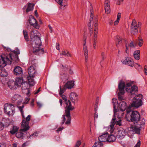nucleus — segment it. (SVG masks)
I'll use <instances>...</instances> for the list:
<instances>
[{"instance_id": "37", "label": "nucleus", "mask_w": 147, "mask_h": 147, "mask_svg": "<svg viewBox=\"0 0 147 147\" xmlns=\"http://www.w3.org/2000/svg\"><path fill=\"white\" fill-rule=\"evenodd\" d=\"M34 6V5L33 4L29 3L26 9V12H28L32 10L33 9Z\"/></svg>"}, {"instance_id": "51", "label": "nucleus", "mask_w": 147, "mask_h": 147, "mask_svg": "<svg viewBox=\"0 0 147 147\" xmlns=\"http://www.w3.org/2000/svg\"><path fill=\"white\" fill-rule=\"evenodd\" d=\"M60 95L61 96L63 100H64L65 103V102H66L67 101H68L67 99L66 96L64 94H62L61 95Z\"/></svg>"}, {"instance_id": "39", "label": "nucleus", "mask_w": 147, "mask_h": 147, "mask_svg": "<svg viewBox=\"0 0 147 147\" xmlns=\"http://www.w3.org/2000/svg\"><path fill=\"white\" fill-rule=\"evenodd\" d=\"M23 33L25 40L26 41H28L29 40V38L28 36L27 32L26 30H23Z\"/></svg>"}, {"instance_id": "12", "label": "nucleus", "mask_w": 147, "mask_h": 147, "mask_svg": "<svg viewBox=\"0 0 147 147\" xmlns=\"http://www.w3.org/2000/svg\"><path fill=\"white\" fill-rule=\"evenodd\" d=\"M20 53L19 50H18L14 52H11L8 55V56L11 61L17 62L18 61V55Z\"/></svg>"}, {"instance_id": "4", "label": "nucleus", "mask_w": 147, "mask_h": 147, "mask_svg": "<svg viewBox=\"0 0 147 147\" xmlns=\"http://www.w3.org/2000/svg\"><path fill=\"white\" fill-rule=\"evenodd\" d=\"M143 98V96L141 94H139L134 98L133 99L132 103L131 105V108L132 107H138L141 106L142 104V99Z\"/></svg>"}, {"instance_id": "29", "label": "nucleus", "mask_w": 147, "mask_h": 147, "mask_svg": "<svg viewBox=\"0 0 147 147\" xmlns=\"http://www.w3.org/2000/svg\"><path fill=\"white\" fill-rule=\"evenodd\" d=\"M118 105L120 109L122 111H125L127 107L126 103L125 101L121 102Z\"/></svg>"}, {"instance_id": "1", "label": "nucleus", "mask_w": 147, "mask_h": 147, "mask_svg": "<svg viewBox=\"0 0 147 147\" xmlns=\"http://www.w3.org/2000/svg\"><path fill=\"white\" fill-rule=\"evenodd\" d=\"M30 43L32 47V52L36 55L42 54L44 53V50L41 48V42L40 38V34L37 30L32 31L31 32Z\"/></svg>"}, {"instance_id": "60", "label": "nucleus", "mask_w": 147, "mask_h": 147, "mask_svg": "<svg viewBox=\"0 0 147 147\" xmlns=\"http://www.w3.org/2000/svg\"><path fill=\"white\" fill-rule=\"evenodd\" d=\"M123 0H117V1L116 4L118 5H120L121 4V3L122 2H123Z\"/></svg>"}, {"instance_id": "31", "label": "nucleus", "mask_w": 147, "mask_h": 147, "mask_svg": "<svg viewBox=\"0 0 147 147\" xmlns=\"http://www.w3.org/2000/svg\"><path fill=\"white\" fill-rule=\"evenodd\" d=\"M74 85V81H69L65 84V86L66 87V88L70 89L73 87Z\"/></svg>"}, {"instance_id": "44", "label": "nucleus", "mask_w": 147, "mask_h": 147, "mask_svg": "<svg viewBox=\"0 0 147 147\" xmlns=\"http://www.w3.org/2000/svg\"><path fill=\"white\" fill-rule=\"evenodd\" d=\"M1 75L2 76H5L7 75V73L5 69H3L1 71Z\"/></svg>"}, {"instance_id": "16", "label": "nucleus", "mask_w": 147, "mask_h": 147, "mask_svg": "<svg viewBox=\"0 0 147 147\" xmlns=\"http://www.w3.org/2000/svg\"><path fill=\"white\" fill-rule=\"evenodd\" d=\"M22 89L23 92H27L26 93L27 96H29L30 95V90L28 88L29 84L28 83L25 82H24L22 85Z\"/></svg>"}, {"instance_id": "50", "label": "nucleus", "mask_w": 147, "mask_h": 147, "mask_svg": "<svg viewBox=\"0 0 147 147\" xmlns=\"http://www.w3.org/2000/svg\"><path fill=\"white\" fill-rule=\"evenodd\" d=\"M143 40L142 39H140L138 41V44L139 46L141 47L142 46L143 43Z\"/></svg>"}, {"instance_id": "20", "label": "nucleus", "mask_w": 147, "mask_h": 147, "mask_svg": "<svg viewBox=\"0 0 147 147\" xmlns=\"http://www.w3.org/2000/svg\"><path fill=\"white\" fill-rule=\"evenodd\" d=\"M138 91V87L135 85H134L129 89L127 88V92L131 95H135L137 94Z\"/></svg>"}, {"instance_id": "58", "label": "nucleus", "mask_w": 147, "mask_h": 147, "mask_svg": "<svg viewBox=\"0 0 147 147\" xmlns=\"http://www.w3.org/2000/svg\"><path fill=\"white\" fill-rule=\"evenodd\" d=\"M4 128V125L2 123L0 122V131L3 129Z\"/></svg>"}, {"instance_id": "49", "label": "nucleus", "mask_w": 147, "mask_h": 147, "mask_svg": "<svg viewBox=\"0 0 147 147\" xmlns=\"http://www.w3.org/2000/svg\"><path fill=\"white\" fill-rule=\"evenodd\" d=\"M81 142L80 140H79L76 142L74 147H79L81 144Z\"/></svg>"}, {"instance_id": "25", "label": "nucleus", "mask_w": 147, "mask_h": 147, "mask_svg": "<svg viewBox=\"0 0 147 147\" xmlns=\"http://www.w3.org/2000/svg\"><path fill=\"white\" fill-rule=\"evenodd\" d=\"M123 64L127 65L131 67L134 66V62L131 59L127 57L122 62Z\"/></svg>"}, {"instance_id": "41", "label": "nucleus", "mask_w": 147, "mask_h": 147, "mask_svg": "<svg viewBox=\"0 0 147 147\" xmlns=\"http://www.w3.org/2000/svg\"><path fill=\"white\" fill-rule=\"evenodd\" d=\"M60 90L59 91V94L60 95H61L66 90V87L65 86V85L63 86V88H62L61 86H60Z\"/></svg>"}, {"instance_id": "11", "label": "nucleus", "mask_w": 147, "mask_h": 147, "mask_svg": "<svg viewBox=\"0 0 147 147\" xmlns=\"http://www.w3.org/2000/svg\"><path fill=\"white\" fill-rule=\"evenodd\" d=\"M92 5L91 4L90 5V6ZM92 8L90 9V18L89 20V22L88 24V29L89 31V34L90 35L92 36L93 34V25L92 26H91V23L93 21V8L92 7V6H91ZM97 19L96 18H95L94 19V23L93 24L95 23V19ZM94 25V24H93Z\"/></svg>"}, {"instance_id": "45", "label": "nucleus", "mask_w": 147, "mask_h": 147, "mask_svg": "<svg viewBox=\"0 0 147 147\" xmlns=\"http://www.w3.org/2000/svg\"><path fill=\"white\" fill-rule=\"evenodd\" d=\"M87 35H86L85 34H84L83 36V41L84 42V43L83 44V47H87L86 45V40L87 39Z\"/></svg>"}, {"instance_id": "62", "label": "nucleus", "mask_w": 147, "mask_h": 147, "mask_svg": "<svg viewBox=\"0 0 147 147\" xmlns=\"http://www.w3.org/2000/svg\"><path fill=\"white\" fill-rule=\"evenodd\" d=\"M40 87L36 91L34 92V94H36L38 93L40 91Z\"/></svg>"}, {"instance_id": "7", "label": "nucleus", "mask_w": 147, "mask_h": 147, "mask_svg": "<svg viewBox=\"0 0 147 147\" xmlns=\"http://www.w3.org/2000/svg\"><path fill=\"white\" fill-rule=\"evenodd\" d=\"M11 60L8 55H0V67H4L7 64H11Z\"/></svg>"}, {"instance_id": "35", "label": "nucleus", "mask_w": 147, "mask_h": 147, "mask_svg": "<svg viewBox=\"0 0 147 147\" xmlns=\"http://www.w3.org/2000/svg\"><path fill=\"white\" fill-rule=\"evenodd\" d=\"M19 128V127L16 126H13L12 127V130L10 131V133L12 134H13L18 131Z\"/></svg>"}, {"instance_id": "9", "label": "nucleus", "mask_w": 147, "mask_h": 147, "mask_svg": "<svg viewBox=\"0 0 147 147\" xmlns=\"http://www.w3.org/2000/svg\"><path fill=\"white\" fill-rule=\"evenodd\" d=\"M95 23L93 25L94 26V33L93 36L92 38L93 40V45L94 49H96V40L97 39L98 31L97 30L98 28V25L97 24L98 20L97 19H95Z\"/></svg>"}, {"instance_id": "8", "label": "nucleus", "mask_w": 147, "mask_h": 147, "mask_svg": "<svg viewBox=\"0 0 147 147\" xmlns=\"http://www.w3.org/2000/svg\"><path fill=\"white\" fill-rule=\"evenodd\" d=\"M125 86V82L122 80H121L118 85V88L119 92L118 93V97L119 100L120 101H121L123 100L122 95L124 93V89Z\"/></svg>"}, {"instance_id": "43", "label": "nucleus", "mask_w": 147, "mask_h": 147, "mask_svg": "<svg viewBox=\"0 0 147 147\" xmlns=\"http://www.w3.org/2000/svg\"><path fill=\"white\" fill-rule=\"evenodd\" d=\"M61 55H63L66 56L71 57V55L69 53V51H67L66 52L65 51H63Z\"/></svg>"}, {"instance_id": "30", "label": "nucleus", "mask_w": 147, "mask_h": 147, "mask_svg": "<svg viewBox=\"0 0 147 147\" xmlns=\"http://www.w3.org/2000/svg\"><path fill=\"white\" fill-rule=\"evenodd\" d=\"M28 72L29 76L30 77H34V74L36 72V71L33 66H30L28 68Z\"/></svg>"}, {"instance_id": "52", "label": "nucleus", "mask_w": 147, "mask_h": 147, "mask_svg": "<svg viewBox=\"0 0 147 147\" xmlns=\"http://www.w3.org/2000/svg\"><path fill=\"white\" fill-rule=\"evenodd\" d=\"M38 134L37 132H35L33 134L31 135L30 137L29 138H31L32 137H36L38 136Z\"/></svg>"}, {"instance_id": "32", "label": "nucleus", "mask_w": 147, "mask_h": 147, "mask_svg": "<svg viewBox=\"0 0 147 147\" xmlns=\"http://www.w3.org/2000/svg\"><path fill=\"white\" fill-rule=\"evenodd\" d=\"M22 128L20 130V131L16 133V137L19 138H23L24 134L22 132H25L26 131H24L22 130Z\"/></svg>"}, {"instance_id": "18", "label": "nucleus", "mask_w": 147, "mask_h": 147, "mask_svg": "<svg viewBox=\"0 0 147 147\" xmlns=\"http://www.w3.org/2000/svg\"><path fill=\"white\" fill-rule=\"evenodd\" d=\"M115 104L113 105V111L114 113V115H116L117 117L119 118L121 117L123 114V111L121 110L117 109H116V106Z\"/></svg>"}, {"instance_id": "22", "label": "nucleus", "mask_w": 147, "mask_h": 147, "mask_svg": "<svg viewBox=\"0 0 147 147\" xmlns=\"http://www.w3.org/2000/svg\"><path fill=\"white\" fill-rule=\"evenodd\" d=\"M14 74L19 76H22L23 75V70L20 67L17 66L15 68L14 71Z\"/></svg>"}, {"instance_id": "48", "label": "nucleus", "mask_w": 147, "mask_h": 147, "mask_svg": "<svg viewBox=\"0 0 147 147\" xmlns=\"http://www.w3.org/2000/svg\"><path fill=\"white\" fill-rule=\"evenodd\" d=\"M132 83H127L126 86L125 85V87L126 86V90L127 91V88H128V89H129V88H131L130 86H131Z\"/></svg>"}, {"instance_id": "63", "label": "nucleus", "mask_w": 147, "mask_h": 147, "mask_svg": "<svg viewBox=\"0 0 147 147\" xmlns=\"http://www.w3.org/2000/svg\"><path fill=\"white\" fill-rule=\"evenodd\" d=\"M56 49L58 50H59L60 49H59V43H56Z\"/></svg>"}, {"instance_id": "38", "label": "nucleus", "mask_w": 147, "mask_h": 147, "mask_svg": "<svg viewBox=\"0 0 147 147\" xmlns=\"http://www.w3.org/2000/svg\"><path fill=\"white\" fill-rule=\"evenodd\" d=\"M116 38V45L117 47H118L119 44H121L122 43V39L120 37L117 36Z\"/></svg>"}, {"instance_id": "17", "label": "nucleus", "mask_w": 147, "mask_h": 147, "mask_svg": "<svg viewBox=\"0 0 147 147\" xmlns=\"http://www.w3.org/2000/svg\"><path fill=\"white\" fill-rule=\"evenodd\" d=\"M117 134L116 136L117 138L121 139L124 138L125 135V130L123 128H118L117 131Z\"/></svg>"}, {"instance_id": "33", "label": "nucleus", "mask_w": 147, "mask_h": 147, "mask_svg": "<svg viewBox=\"0 0 147 147\" xmlns=\"http://www.w3.org/2000/svg\"><path fill=\"white\" fill-rule=\"evenodd\" d=\"M116 139V137L115 135L111 134L107 138V141L109 142H113Z\"/></svg>"}, {"instance_id": "54", "label": "nucleus", "mask_w": 147, "mask_h": 147, "mask_svg": "<svg viewBox=\"0 0 147 147\" xmlns=\"http://www.w3.org/2000/svg\"><path fill=\"white\" fill-rule=\"evenodd\" d=\"M140 140H139L138 141L137 144H136L134 147H140Z\"/></svg>"}, {"instance_id": "28", "label": "nucleus", "mask_w": 147, "mask_h": 147, "mask_svg": "<svg viewBox=\"0 0 147 147\" xmlns=\"http://www.w3.org/2000/svg\"><path fill=\"white\" fill-rule=\"evenodd\" d=\"M108 134L107 133L101 135L98 138V139L99 141L102 142H104L106 141H107V136Z\"/></svg>"}, {"instance_id": "59", "label": "nucleus", "mask_w": 147, "mask_h": 147, "mask_svg": "<svg viewBox=\"0 0 147 147\" xmlns=\"http://www.w3.org/2000/svg\"><path fill=\"white\" fill-rule=\"evenodd\" d=\"M134 66L135 67L136 69H138V67H140V65L137 63H135V64H134Z\"/></svg>"}, {"instance_id": "64", "label": "nucleus", "mask_w": 147, "mask_h": 147, "mask_svg": "<svg viewBox=\"0 0 147 147\" xmlns=\"http://www.w3.org/2000/svg\"><path fill=\"white\" fill-rule=\"evenodd\" d=\"M37 104L38 106L39 107V108H40L42 106V103L40 102H37Z\"/></svg>"}, {"instance_id": "13", "label": "nucleus", "mask_w": 147, "mask_h": 147, "mask_svg": "<svg viewBox=\"0 0 147 147\" xmlns=\"http://www.w3.org/2000/svg\"><path fill=\"white\" fill-rule=\"evenodd\" d=\"M66 106L65 107V113H70V111L73 110L74 109V107L72 106L70 101L69 100L66 102H65Z\"/></svg>"}, {"instance_id": "42", "label": "nucleus", "mask_w": 147, "mask_h": 147, "mask_svg": "<svg viewBox=\"0 0 147 147\" xmlns=\"http://www.w3.org/2000/svg\"><path fill=\"white\" fill-rule=\"evenodd\" d=\"M18 107L23 117L24 118V119H25V117L24 115L23 111V108L24 107V105H23L21 106H18Z\"/></svg>"}, {"instance_id": "15", "label": "nucleus", "mask_w": 147, "mask_h": 147, "mask_svg": "<svg viewBox=\"0 0 147 147\" xmlns=\"http://www.w3.org/2000/svg\"><path fill=\"white\" fill-rule=\"evenodd\" d=\"M65 116H66L68 118L67 121L65 123L66 125H69L70 123L71 120L70 114V113H65L63 115L62 117L63 120L61 123V124L63 125L64 123V122L66 120Z\"/></svg>"}, {"instance_id": "14", "label": "nucleus", "mask_w": 147, "mask_h": 147, "mask_svg": "<svg viewBox=\"0 0 147 147\" xmlns=\"http://www.w3.org/2000/svg\"><path fill=\"white\" fill-rule=\"evenodd\" d=\"M121 120L119 119V121H116V118H113L111 122V124L109 126L110 127L111 131H112L114 129V126L115 124L116 123L117 125H118L119 126L121 125Z\"/></svg>"}, {"instance_id": "21", "label": "nucleus", "mask_w": 147, "mask_h": 147, "mask_svg": "<svg viewBox=\"0 0 147 147\" xmlns=\"http://www.w3.org/2000/svg\"><path fill=\"white\" fill-rule=\"evenodd\" d=\"M29 22L31 25L37 28H38V24L36 21L34 17L30 16L29 19Z\"/></svg>"}, {"instance_id": "27", "label": "nucleus", "mask_w": 147, "mask_h": 147, "mask_svg": "<svg viewBox=\"0 0 147 147\" xmlns=\"http://www.w3.org/2000/svg\"><path fill=\"white\" fill-rule=\"evenodd\" d=\"M145 123V120L144 119H139L137 121H135L134 123V124L137 125L138 127L142 128L144 126Z\"/></svg>"}, {"instance_id": "6", "label": "nucleus", "mask_w": 147, "mask_h": 147, "mask_svg": "<svg viewBox=\"0 0 147 147\" xmlns=\"http://www.w3.org/2000/svg\"><path fill=\"white\" fill-rule=\"evenodd\" d=\"M141 24L139 22L137 24L135 20H133L131 25V32L132 34L135 35L137 34L138 32V28H141Z\"/></svg>"}, {"instance_id": "57", "label": "nucleus", "mask_w": 147, "mask_h": 147, "mask_svg": "<svg viewBox=\"0 0 147 147\" xmlns=\"http://www.w3.org/2000/svg\"><path fill=\"white\" fill-rule=\"evenodd\" d=\"M29 100L30 99L28 98H26L25 99V101L24 102V104H27Z\"/></svg>"}, {"instance_id": "40", "label": "nucleus", "mask_w": 147, "mask_h": 147, "mask_svg": "<svg viewBox=\"0 0 147 147\" xmlns=\"http://www.w3.org/2000/svg\"><path fill=\"white\" fill-rule=\"evenodd\" d=\"M121 13H118L117 15V20L114 22V25H117L119 22V20L121 18Z\"/></svg>"}, {"instance_id": "10", "label": "nucleus", "mask_w": 147, "mask_h": 147, "mask_svg": "<svg viewBox=\"0 0 147 147\" xmlns=\"http://www.w3.org/2000/svg\"><path fill=\"white\" fill-rule=\"evenodd\" d=\"M31 117L30 115H28L26 117L25 120L24 119L22 120L21 127L22 128V130L24 131H27L30 128V127L29 126V121L30 120Z\"/></svg>"}, {"instance_id": "26", "label": "nucleus", "mask_w": 147, "mask_h": 147, "mask_svg": "<svg viewBox=\"0 0 147 147\" xmlns=\"http://www.w3.org/2000/svg\"><path fill=\"white\" fill-rule=\"evenodd\" d=\"M141 128L138 127L134 124V125L132 126L130 128L131 130L133 132H135V133L138 134H140V131L141 130ZM130 132V131H129Z\"/></svg>"}, {"instance_id": "24", "label": "nucleus", "mask_w": 147, "mask_h": 147, "mask_svg": "<svg viewBox=\"0 0 147 147\" xmlns=\"http://www.w3.org/2000/svg\"><path fill=\"white\" fill-rule=\"evenodd\" d=\"M78 95L75 92L71 93L69 95L70 99L72 102L75 105V102H78Z\"/></svg>"}, {"instance_id": "3", "label": "nucleus", "mask_w": 147, "mask_h": 147, "mask_svg": "<svg viewBox=\"0 0 147 147\" xmlns=\"http://www.w3.org/2000/svg\"><path fill=\"white\" fill-rule=\"evenodd\" d=\"M17 77L15 81H11L8 84L9 87L11 90H14L17 87L21 86V85L24 82L22 77Z\"/></svg>"}, {"instance_id": "61", "label": "nucleus", "mask_w": 147, "mask_h": 147, "mask_svg": "<svg viewBox=\"0 0 147 147\" xmlns=\"http://www.w3.org/2000/svg\"><path fill=\"white\" fill-rule=\"evenodd\" d=\"M4 49L5 50V51H11V49L8 47H4Z\"/></svg>"}, {"instance_id": "2", "label": "nucleus", "mask_w": 147, "mask_h": 147, "mask_svg": "<svg viewBox=\"0 0 147 147\" xmlns=\"http://www.w3.org/2000/svg\"><path fill=\"white\" fill-rule=\"evenodd\" d=\"M126 117L129 121L135 122L140 119V115L139 113L136 111H132L130 106L126 109Z\"/></svg>"}, {"instance_id": "23", "label": "nucleus", "mask_w": 147, "mask_h": 147, "mask_svg": "<svg viewBox=\"0 0 147 147\" xmlns=\"http://www.w3.org/2000/svg\"><path fill=\"white\" fill-rule=\"evenodd\" d=\"M105 9L106 13L108 14L110 12V0H105Z\"/></svg>"}, {"instance_id": "56", "label": "nucleus", "mask_w": 147, "mask_h": 147, "mask_svg": "<svg viewBox=\"0 0 147 147\" xmlns=\"http://www.w3.org/2000/svg\"><path fill=\"white\" fill-rule=\"evenodd\" d=\"M112 103H113V105L114 104H115V103L117 102V100L116 99L113 98L112 99Z\"/></svg>"}, {"instance_id": "34", "label": "nucleus", "mask_w": 147, "mask_h": 147, "mask_svg": "<svg viewBox=\"0 0 147 147\" xmlns=\"http://www.w3.org/2000/svg\"><path fill=\"white\" fill-rule=\"evenodd\" d=\"M140 53V51L139 50H136L134 52V56L136 59L137 60H139V59Z\"/></svg>"}, {"instance_id": "5", "label": "nucleus", "mask_w": 147, "mask_h": 147, "mask_svg": "<svg viewBox=\"0 0 147 147\" xmlns=\"http://www.w3.org/2000/svg\"><path fill=\"white\" fill-rule=\"evenodd\" d=\"M4 112L8 116H13L15 112L14 106L11 104H5L4 105Z\"/></svg>"}, {"instance_id": "19", "label": "nucleus", "mask_w": 147, "mask_h": 147, "mask_svg": "<svg viewBox=\"0 0 147 147\" xmlns=\"http://www.w3.org/2000/svg\"><path fill=\"white\" fill-rule=\"evenodd\" d=\"M22 100V96L18 94H15L12 98V102H14L15 101H16L18 105H19L20 104Z\"/></svg>"}, {"instance_id": "36", "label": "nucleus", "mask_w": 147, "mask_h": 147, "mask_svg": "<svg viewBox=\"0 0 147 147\" xmlns=\"http://www.w3.org/2000/svg\"><path fill=\"white\" fill-rule=\"evenodd\" d=\"M33 77L30 76L27 77L28 83L30 86H33L34 84V79H33Z\"/></svg>"}, {"instance_id": "46", "label": "nucleus", "mask_w": 147, "mask_h": 147, "mask_svg": "<svg viewBox=\"0 0 147 147\" xmlns=\"http://www.w3.org/2000/svg\"><path fill=\"white\" fill-rule=\"evenodd\" d=\"M100 142H98L94 143V144L96 145L97 147H101L103 146V144Z\"/></svg>"}, {"instance_id": "55", "label": "nucleus", "mask_w": 147, "mask_h": 147, "mask_svg": "<svg viewBox=\"0 0 147 147\" xmlns=\"http://www.w3.org/2000/svg\"><path fill=\"white\" fill-rule=\"evenodd\" d=\"M129 46L130 47L132 48L135 47V46L134 45L132 41L130 42L129 44Z\"/></svg>"}, {"instance_id": "53", "label": "nucleus", "mask_w": 147, "mask_h": 147, "mask_svg": "<svg viewBox=\"0 0 147 147\" xmlns=\"http://www.w3.org/2000/svg\"><path fill=\"white\" fill-rule=\"evenodd\" d=\"M59 4L62 5L63 0H55Z\"/></svg>"}, {"instance_id": "47", "label": "nucleus", "mask_w": 147, "mask_h": 147, "mask_svg": "<svg viewBox=\"0 0 147 147\" xmlns=\"http://www.w3.org/2000/svg\"><path fill=\"white\" fill-rule=\"evenodd\" d=\"M84 55H88V50L87 47H83Z\"/></svg>"}]
</instances>
